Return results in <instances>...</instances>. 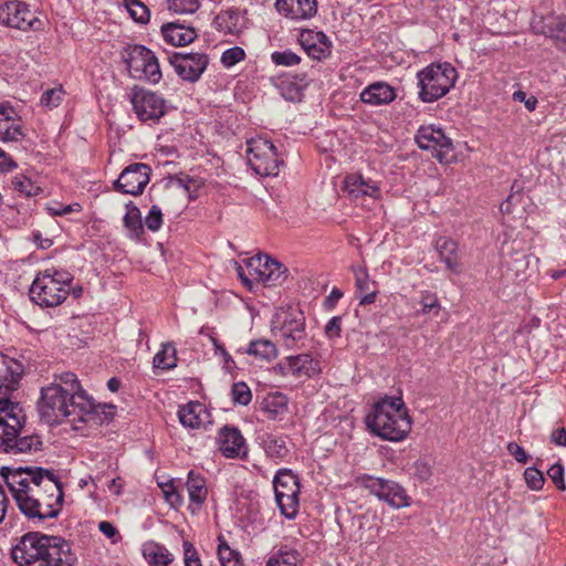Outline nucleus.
<instances>
[{
	"mask_svg": "<svg viewBox=\"0 0 566 566\" xmlns=\"http://www.w3.org/2000/svg\"><path fill=\"white\" fill-rule=\"evenodd\" d=\"M38 409L43 421L54 424L71 416L78 418L80 410L92 409V403L88 396H71L61 384H50L41 389Z\"/></svg>",
	"mask_w": 566,
	"mask_h": 566,
	"instance_id": "39448f33",
	"label": "nucleus"
},
{
	"mask_svg": "<svg viewBox=\"0 0 566 566\" xmlns=\"http://www.w3.org/2000/svg\"><path fill=\"white\" fill-rule=\"evenodd\" d=\"M120 56L129 75L156 84L161 80V71L155 53L142 44H128L123 48Z\"/></svg>",
	"mask_w": 566,
	"mask_h": 566,
	"instance_id": "6e6552de",
	"label": "nucleus"
},
{
	"mask_svg": "<svg viewBox=\"0 0 566 566\" xmlns=\"http://www.w3.org/2000/svg\"><path fill=\"white\" fill-rule=\"evenodd\" d=\"M280 324L275 335L281 338L283 345L293 348L305 337V317L302 312H284L277 315Z\"/></svg>",
	"mask_w": 566,
	"mask_h": 566,
	"instance_id": "f3484780",
	"label": "nucleus"
},
{
	"mask_svg": "<svg viewBox=\"0 0 566 566\" xmlns=\"http://www.w3.org/2000/svg\"><path fill=\"white\" fill-rule=\"evenodd\" d=\"M283 368L294 377H315L321 373V365L310 354L286 357Z\"/></svg>",
	"mask_w": 566,
	"mask_h": 566,
	"instance_id": "b1692460",
	"label": "nucleus"
},
{
	"mask_svg": "<svg viewBox=\"0 0 566 566\" xmlns=\"http://www.w3.org/2000/svg\"><path fill=\"white\" fill-rule=\"evenodd\" d=\"M271 61L277 66L291 67L301 63L302 57L290 49L274 51L271 53Z\"/></svg>",
	"mask_w": 566,
	"mask_h": 566,
	"instance_id": "a18cd8bd",
	"label": "nucleus"
},
{
	"mask_svg": "<svg viewBox=\"0 0 566 566\" xmlns=\"http://www.w3.org/2000/svg\"><path fill=\"white\" fill-rule=\"evenodd\" d=\"M126 213L123 218L125 228L129 231L130 238H140L144 233V224L142 220V213L137 206L133 201H129L125 206Z\"/></svg>",
	"mask_w": 566,
	"mask_h": 566,
	"instance_id": "f704fd0d",
	"label": "nucleus"
},
{
	"mask_svg": "<svg viewBox=\"0 0 566 566\" xmlns=\"http://www.w3.org/2000/svg\"><path fill=\"white\" fill-rule=\"evenodd\" d=\"M297 40L306 54L313 60L321 61L331 54L332 43L323 31L303 29Z\"/></svg>",
	"mask_w": 566,
	"mask_h": 566,
	"instance_id": "412c9836",
	"label": "nucleus"
},
{
	"mask_svg": "<svg viewBox=\"0 0 566 566\" xmlns=\"http://www.w3.org/2000/svg\"><path fill=\"white\" fill-rule=\"evenodd\" d=\"M270 261H274V259H271L269 255L261 254L248 259L247 270L249 271V274L255 279V283H261L263 272L265 274L270 269Z\"/></svg>",
	"mask_w": 566,
	"mask_h": 566,
	"instance_id": "a19ab883",
	"label": "nucleus"
},
{
	"mask_svg": "<svg viewBox=\"0 0 566 566\" xmlns=\"http://www.w3.org/2000/svg\"><path fill=\"white\" fill-rule=\"evenodd\" d=\"M324 332L328 339L338 338L342 333V317L340 316L332 317L325 325Z\"/></svg>",
	"mask_w": 566,
	"mask_h": 566,
	"instance_id": "e2e57ef3",
	"label": "nucleus"
},
{
	"mask_svg": "<svg viewBox=\"0 0 566 566\" xmlns=\"http://www.w3.org/2000/svg\"><path fill=\"white\" fill-rule=\"evenodd\" d=\"M210 412L199 401H189L181 406L178 411L180 423L190 429H199L210 422Z\"/></svg>",
	"mask_w": 566,
	"mask_h": 566,
	"instance_id": "393cba45",
	"label": "nucleus"
},
{
	"mask_svg": "<svg viewBox=\"0 0 566 566\" xmlns=\"http://www.w3.org/2000/svg\"><path fill=\"white\" fill-rule=\"evenodd\" d=\"M0 22L21 31H38L43 28V21L29 4L20 0L7 1L0 7Z\"/></svg>",
	"mask_w": 566,
	"mask_h": 566,
	"instance_id": "ddd939ff",
	"label": "nucleus"
},
{
	"mask_svg": "<svg viewBox=\"0 0 566 566\" xmlns=\"http://www.w3.org/2000/svg\"><path fill=\"white\" fill-rule=\"evenodd\" d=\"M436 250L439 253L440 260L444 262L446 266L453 273H459L461 269L460 252L458 243L447 237H440L436 241Z\"/></svg>",
	"mask_w": 566,
	"mask_h": 566,
	"instance_id": "c756f323",
	"label": "nucleus"
},
{
	"mask_svg": "<svg viewBox=\"0 0 566 566\" xmlns=\"http://www.w3.org/2000/svg\"><path fill=\"white\" fill-rule=\"evenodd\" d=\"M88 400L92 403V409L80 410L78 419L81 421H86L85 417L90 416H97L101 422H108L113 420L116 413V406L112 403H95L91 396H88Z\"/></svg>",
	"mask_w": 566,
	"mask_h": 566,
	"instance_id": "4c0bfd02",
	"label": "nucleus"
},
{
	"mask_svg": "<svg viewBox=\"0 0 566 566\" xmlns=\"http://www.w3.org/2000/svg\"><path fill=\"white\" fill-rule=\"evenodd\" d=\"M62 95H63L62 87L46 90L41 95V98H40L41 105L49 107V108L56 107L62 99Z\"/></svg>",
	"mask_w": 566,
	"mask_h": 566,
	"instance_id": "bf43d9fd",
	"label": "nucleus"
},
{
	"mask_svg": "<svg viewBox=\"0 0 566 566\" xmlns=\"http://www.w3.org/2000/svg\"><path fill=\"white\" fill-rule=\"evenodd\" d=\"M370 433L391 442H400L411 431L412 420L401 397L376 401L365 417Z\"/></svg>",
	"mask_w": 566,
	"mask_h": 566,
	"instance_id": "7ed1b4c3",
	"label": "nucleus"
},
{
	"mask_svg": "<svg viewBox=\"0 0 566 566\" xmlns=\"http://www.w3.org/2000/svg\"><path fill=\"white\" fill-rule=\"evenodd\" d=\"M421 308L417 311L418 315H427L433 313L437 315L441 308L438 295L431 291L420 292Z\"/></svg>",
	"mask_w": 566,
	"mask_h": 566,
	"instance_id": "c03bdc74",
	"label": "nucleus"
},
{
	"mask_svg": "<svg viewBox=\"0 0 566 566\" xmlns=\"http://www.w3.org/2000/svg\"><path fill=\"white\" fill-rule=\"evenodd\" d=\"M564 465L560 462L554 463L547 470V475L559 491L566 490V483L564 480Z\"/></svg>",
	"mask_w": 566,
	"mask_h": 566,
	"instance_id": "6e6d98bb",
	"label": "nucleus"
},
{
	"mask_svg": "<svg viewBox=\"0 0 566 566\" xmlns=\"http://www.w3.org/2000/svg\"><path fill=\"white\" fill-rule=\"evenodd\" d=\"M241 17L238 9H228L218 13L213 20L216 29L224 34H237L241 30Z\"/></svg>",
	"mask_w": 566,
	"mask_h": 566,
	"instance_id": "473e14b6",
	"label": "nucleus"
},
{
	"mask_svg": "<svg viewBox=\"0 0 566 566\" xmlns=\"http://www.w3.org/2000/svg\"><path fill=\"white\" fill-rule=\"evenodd\" d=\"M182 548L185 566H202L199 554L191 542L184 541Z\"/></svg>",
	"mask_w": 566,
	"mask_h": 566,
	"instance_id": "13d9d810",
	"label": "nucleus"
},
{
	"mask_svg": "<svg viewBox=\"0 0 566 566\" xmlns=\"http://www.w3.org/2000/svg\"><path fill=\"white\" fill-rule=\"evenodd\" d=\"M244 353L266 361L274 359L277 355L275 345L271 340L263 338L250 342Z\"/></svg>",
	"mask_w": 566,
	"mask_h": 566,
	"instance_id": "e433bc0d",
	"label": "nucleus"
},
{
	"mask_svg": "<svg viewBox=\"0 0 566 566\" xmlns=\"http://www.w3.org/2000/svg\"><path fill=\"white\" fill-rule=\"evenodd\" d=\"M355 520L357 521L358 530L360 531L358 541L365 542L366 544L374 543L375 537L364 535L365 530L371 531L374 528V524L370 523V518L366 515H358L355 517ZM374 520H375V517L371 518V522H374ZM375 528H376V535H378L380 527L378 525H375Z\"/></svg>",
	"mask_w": 566,
	"mask_h": 566,
	"instance_id": "603ef678",
	"label": "nucleus"
},
{
	"mask_svg": "<svg viewBox=\"0 0 566 566\" xmlns=\"http://www.w3.org/2000/svg\"><path fill=\"white\" fill-rule=\"evenodd\" d=\"M245 51L241 46L227 49L221 55V63L224 67H232L245 59Z\"/></svg>",
	"mask_w": 566,
	"mask_h": 566,
	"instance_id": "3c124183",
	"label": "nucleus"
},
{
	"mask_svg": "<svg viewBox=\"0 0 566 566\" xmlns=\"http://www.w3.org/2000/svg\"><path fill=\"white\" fill-rule=\"evenodd\" d=\"M190 505L189 509L195 513L201 507L208 495L206 479L193 470L189 471L186 482Z\"/></svg>",
	"mask_w": 566,
	"mask_h": 566,
	"instance_id": "7c9ffc66",
	"label": "nucleus"
},
{
	"mask_svg": "<svg viewBox=\"0 0 566 566\" xmlns=\"http://www.w3.org/2000/svg\"><path fill=\"white\" fill-rule=\"evenodd\" d=\"M129 102L140 122L157 123L167 113V101L159 94L140 86L132 88Z\"/></svg>",
	"mask_w": 566,
	"mask_h": 566,
	"instance_id": "f8f14e48",
	"label": "nucleus"
},
{
	"mask_svg": "<svg viewBox=\"0 0 566 566\" xmlns=\"http://www.w3.org/2000/svg\"><path fill=\"white\" fill-rule=\"evenodd\" d=\"M177 349L172 342L161 345V349L154 356L153 366L156 369L170 370L177 366Z\"/></svg>",
	"mask_w": 566,
	"mask_h": 566,
	"instance_id": "c9c22d12",
	"label": "nucleus"
},
{
	"mask_svg": "<svg viewBox=\"0 0 566 566\" xmlns=\"http://www.w3.org/2000/svg\"><path fill=\"white\" fill-rule=\"evenodd\" d=\"M416 142L421 149L430 150L440 163L453 150L452 140L433 125L421 126L416 134Z\"/></svg>",
	"mask_w": 566,
	"mask_h": 566,
	"instance_id": "dca6fc26",
	"label": "nucleus"
},
{
	"mask_svg": "<svg viewBox=\"0 0 566 566\" xmlns=\"http://www.w3.org/2000/svg\"><path fill=\"white\" fill-rule=\"evenodd\" d=\"M10 557L17 566H74L77 562L69 541L39 531L15 537Z\"/></svg>",
	"mask_w": 566,
	"mask_h": 566,
	"instance_id": "f257e3e1",
	"label": "nucleus"
},
{
	"mask_svg": "<svg viewBox=\"0 0 566 566\" xmlns=\"http://www.w3.org/2000/svg\"><path fill=\"white\" fill-rule=\"evenodd\" d=\"M18 411L21 409L17 403L0 399V447L13 455L41 450L42 441L38 434H23Z\"/></svg>",
	"mask_w": 566,
	"mask_h": 566,
	"instance_id": "20e7f679",
	"label": "nucleus"
},
{
	"mask_svg": "<svg viewBox=\"0 0 566 566\" xmlns=\"http://www.w3.org/2000/svg\"><path fill=\"white\" fill-rule=\"evenodd\" d=\"M276 11L292 21H303L313 18L317 13L316 0H276Z\"/></svg>",
	"mask_w": 566,
	"mask_h": 566,
	"instance_id": "4be33fe9",
	"label": "nucleus"
},
{
	"mask_svg": "<svg viewBox=\"0 0 566 566\" xmlns=\"http://www.w3.org/2000/svg\"><path fill=\"white\" fill-rule=\"evenodd\" d=\"M356 289L359 294L375 290V282L369 280L366 271L356 273Z\"/></svg>",
	"mask_w": 566,
	"mask_h": 566,
	"instance_id": "0e129e2a",
	"label": "nucleus"
},
{
	"mask_svg": "<svg viewBox=\"0 0 566 566\" xmlns=\"http://www.w3.org/2000/svg\"><path fill=\"white\" fill-rule=\"evenodd\" d=\"M23 497L20 512L33 524L59 516L64 501L63 484L53 471L38 468Z\"/></svg>",
	"mask_w": 566,
	"mask_h": 566,
	"instance_id": "f03ea898",
	"label": "nucleus"
},
{
	"mask_svg": "<svg viewBox=\"0 0 566 566\" xmlns=\"http://www.w3.org/2000/svg\"><path fill=\"white\" fill-rule=\"evenodd\" d=\"M261 446L266 458L275 464L284 462L291 453L284 436L264 433L261 437Z\"/></svg>",
	"mask_w": 566,
	"mask_h": 566,
	"instance_id": "c85d7f7f",
	"label": "nucleus"
},
{
	"mask_svg": "<svg viewBox=\"0 0 566 566\" xmlns=\"http://www.w3.org/2000/svg\"><path fill=\"white\" fill-rule=\"evenodd\" d=\"M458 78V72L449 62L431 63L417 73L418 97L423 103H433L449 93Z\"/></svg>",
	"mask_w": 566,
	"mask_h": 566,
	"instance_id": "0eeeda50",
	"label": "nucleus"
},
{
	"mask_svg": "<svg viewBox=\"0 0 566 566\" xmlns=\"http://www.w3.org/2000/svg\"><path fill=\"white\" fill-rule=\"evenodd\" d=\"M143 556L150 566H168L175 557L166 546L155 541H148L143 544Z\"/></svg>",
	"mask_w": 566,
	"mask_h": 566,
	"instance_id": "2f4dec72",
	"label": "nucleus"
},
{
	"mask_svg": "<svg viewBox=\"0 0 566 566\" xmlns=\"http://www.w3.org/2000/svg\"><path fill=\"white\" fill-rule=\"evenodd\" d=\"M247 155L248 163L256 175L261 177L279 175L283 160L280 159L276 147L271 140L261 137L252 138L248 142Z\"/></svg>",
	"mask_w": 566,
	"mask_h": 566,
	"instance_id": "9d476101",
	"label": "nucleus"
},
{
	"mask_svg": "<svg viewBox=\"0 0 566 566\" xmlns=\"http://www.w3.org/2000/svg\"><path fill=\"white\" fill-rule=\"evenodd\" d=\"M25 136L21 118L9 102L0 103V142H19Z\"/></svg>",
	"mask_w": 566,
	"mask_h": 566,
	"instance_id": "aec40b11",
	"label": "nucleus"
},
{
	"mask_svg": "<svg viewBox=\"0 0 566 566\" xmlns=\"http://www.w3.org/2000/svg\"><path fill=\"white\" fill-rule=\"evenodd\" d=\"M161 491L165 495L166 501L172 507L177 509L182 505L184 499L172 482L161 484Z\"/></svg>",
	"mask_w": 566,
	"mask_h": 566,
	"instance_id": "5fc2aeb1",
	"label": "nucleus"
},
{
	"mask_svg": "<svg viewBox=\"0 0 566 566\" xmlns=\"http://www.w3.org/2000/svg\"><path fill=\"white\" fill-rule=\"evenodd\" d=\"M344 191L347 192V196L352 200H357L365 196L375 199L380 197V189L378 185L370 179H365L359 174H350L345 177Z\"/></svg>",
	"mask_w": 566,
	"mask_h": 566,
	"instance_id": "5701e85b",
	"label": "nucleus"
},
{
	"mask_svg": "<svg viewBox=\"0 0 566 566\" xmlns=\"http://www.w3.org/2000/svg\"><path fill=\"white\" fill-rule=\"evenodd\" d=\"M547 34L549 38H552L555 42L558 38H560V34L563 33L564 29H566V17L565 15H557L554 17L547 24Z\"/></svg>",
	"mask_w": 566,
	"mask_h": 566,
	"instance_id": "4d7b16f0",
	"label": "nucleus"
},
{
	"mask_svg": "<svg viewBox=\"0 0 566 566\" xmlns=\"http://www.w3.org/2000/svg\"><path fill=\"white\" fill-rule=\"evenodd\" d=\"M506 449L507 452L515 459L516 462L525 464L528 461L527 453L516 442H509Z\"/></svg>",
	"mask_w": 566,
	"mask_h": 566,
	"instance_id": "69168bd1",
	"label": "nucleus"
},
{
	"mask_svg": "<svg viewBox=\"0 0 566 566\" xmlns=\"http://www.w3.org/2000/svg\"><path fill=\"white\" fill-rule=\"evenodd\" d=\"M168 10L179 14L196 12L199 7V0H167Z\"/></svg>",
	"mask_w": 566,
	"mask_h": 566,
	"instance_id": "09e8293b",
	"label": "nucleus"
},
{
	"mask_svg": "<svg viewBox=\"0 0 566 566\" xmlns=\"http://www.w3.org/2000/svg\"><path fill=\"white\" fill-rule=\"evenodd\" d=\"M356 482L361 488L368 490L373 495L395 509L409 506V496L406 490L392 480L361 474L356 478Z\"/></svg>",
	"mask_w": 566,
	"mask_h": 566,
	"instance_id": "9b49d317",
	"label": "nucleus"
},
{
	"mask_svg": "<svg viewBox=\"0 0 566 566\" xmlns=\"http://www.w3.org/2000/svg\"><path fill=\"white\" fill-rule=\"evenodd\" d=\"M306 77V73L280 76L277 88L282 97L289 102H301L307 86Z\"/></svg>",
	"mask_w": 566,
	"mask_h": 566,
	"instance_id": "cd10ccee",
	"label": "nucleus"
},
{
	"mask_svg": "<svg viewBox=\"0 0 566 566\" xmlns=\"http://www.w3.org/2000/svg\"><path fill=\"white\" fill-rule=\"evenodd\" d=\"M39 467H2L0 474L4 479L10 492L19 507L27 490L32 483L30 478L34 475Z\"/></svg>",
	"mask_w": 566,
	"mask_h": 566,
	"instance_id": "a211bd4d",
	"label": "nucleus"
},
{
	"mask_svg": "<svg viewBox=\"0 0 566 566\" xmlns=\"http://www.w3.org/2000/svg\"><path fill=\"white\" fill-rule=\"evenodd\" d=\"M54 384H61L62 387H64V390L69 391L71 396H88L87 392L82 388L77 376L72 371H65L56 375Z\"/></svg>",
	"mask_w": 566,
	"mask_h": 566,
	"instance_id": "37998d69",
	"label": "nucleus"
},
{
	"mask_svg": "<svg viewBox=\"0 0 566 566\" xmlns=\"http://www.w3.org/2000/svg\"><path fill=\"white\" fill-rule=\"evenodd\" d=\"M72 282L73 275L70 272L45 269L33 280L29 290L30 298L41 307H55L69 296Z\"/></svg>",
	"mask_w": 566,
	"mask_h": 566,
	"instance_id": "423d86ee",
	"label": "nucleus"
},
{
	"mask_svg": "<svg viewBox=\"0 0 566 566\" xmlns=\"http://www.w3.org/2000/svg\"><path fill=\"white\" fill-rule=\"evenodd\" d=\"M151 168L147 164L134 163L124 168L118 178L113 182V189L117 192L139 196L150 181Z\"/></svg>",
	"mask_w": 566,
	"mask_h": 566,
	"instance_id": "4468645a",
	"label": "nucleus"
},
{
	"mask_svg": "<svg viewBox=\"0 0 566 566\" xmlns=\"http://www.w3.org/2000/svg\"><path fill=\"white\" fill-rule=\"evenodd\" d=\"M524 479L526 485L533 491H539L543 489L545 483L544 474L541 470L535 467L526 468L524 471Z\"/></svg>",
	"mask_w": 566,
	"mask_h": 566,
	"instance_id": "8fccbe9b",
	"label": "nucleus"
},
{
	"mask_svg": "<svg viewBox=\"0 0 566 566\" xmlns=\"http://www.w3.org/2000/svg\"><path fill=\"white\" fill-rule=\"evenodd\" d=\"M145 226L151 232L158 231L163 226V213L161 209L154 205L148 211V214L145 218Z\"/></svg>",
	"mask_w": 566,
	"mask_h": 566,
	"instance_id": "864d4df0",
	"label": "nucleus"
},
{
	"mask_svg": "<svg viewBox=\"0 0 566 566\" xmlns=\"http://www.w3.org/2000/svg\"><path fill=\"white\" fill-rule=\"evenodd\" d=\"M218 556L221 565L229 562L230 559L241 557L240 553L238 551L231 549L228 543L221 537H219Z\"/></svg>",
	"mask_w": 566,
	"mask_h": 566,
	"instance_id": "680f3d73",
	"label": "nucleus"
},
{
	"mask_svg": "<svg viewBox=\"0 0 566 566\" xmlns=\"http://www.w3.org/2000/svg\"><path fill=\"white\" fill-rule=\"evenodd\" d=\"M231 398L234 405L248 406L252 400L250 387L243 382H234L231 387Z\"/></svg>",
	"mask_w": 566,
	"mask_h": 566,
	"instance_id": "de8ad7c7",
	"label": "nucleus"
},
{
	"mask_svg": "<svg viewBox=\"0 0 566 566\" xmlns=\"http://www.w3.org/2000/svg\"><path fill=\"white\" fill-rule=\"evenodd\" d=\"M269 271L264 274L261 283L265 286L280 285L287 279V268L281 262L274 260L269 263Z\"/></svg>",
	"mask_w": 566,
	"mask_h": 566,
	"instance_id": "ea45409f",
	"label": "nucleus"
},
{
	"mask_svg": "<svg viewBox=\"0 0 566 566\" xmlns=\"http://www.w3.org/2000/svg\"><path fill=\"white\" fill-rule=\"evenodd\" d=\"M216 443L227 459L245 458L248 448L241 431L233 426H224L218 431Z\"/></svg>",
	"mask_w": 566,
	"mask_h": 566,
	"instance_id": "6ab92c4d",
	"label": "nucleus"
},
{
	"mask_svg": "<svg viewBox=\"0 0 566 566\" xmlns=\"http://www.w3.org/2000/svg\"><path fill=\"white\" fill-rule=\"evenodd\" d=\"M169 63L174 66L175 72L188 82H197L206 71L209 57L205 53L182 54L175 52L168 57Z\"/></svg>",
	"mask_w": 566,
	"mask_h": 566,
	"instance_id": "2eb2a0df",
	"label": "nucleus"
},
{
	"mask_svg": "<svg viewBox=\"0 0 566 566\" xmlns=\"http://www.w3.org/2000/svg\"><path fill=\"white\" fill-rule=\"evenodd\" d=\"M195 180L187 174H178L174 176H169L167 178V185L170 187L182 188L185 191L190 192V185L193 184Z\"/></svg>",
	"mask_w": 566,
	"mask_h": 566,
	"instance_id": "052dcab7",
	"label": "nucleus"
},
{
	"mask_svg": "<svg viewBox=\"0 0 566 566\" xmlns=\"http://www.w3.org/2000/svg\"><path fill=\"white\" fill-rule=\"evenodd\" d=\"M116 2L127 10L135 22L145 24L149 21L150 11L140 0H116Z\"/></svg>",
	"mask_w": 566,
	"mask_h": 566,
	"instance_id": "58836bf2",
	"label": "nucleus"
},
{
	"mask_svg": "<svg viewBox=\"0 0 566 566\" xmlns=\"http://www.w3.org/2000/svg\"><path fill=\"white\" fill-rule=\"evenodd\" d=\"M297 560L298 553L296 551H279L269 558L266 566H296Z\"/></svg>",
	"mask_w": 566,
	"mask_h": 566,
	"instance_id": "49530a36",
	"label": "nucleus"
},
{
	"mask_svg": "<svg viewBox=\"0 0 566 566\" xmlns=\"http://www.w3.org/2000/svg\"><path fill=\"white\" fill-rule=\"evenodd\" d=\"M262 410L270 420L280 418L287 411V397L279 391L269 394L262 401Z\"/></svg>",
	"mask_w": 566,
	"mask_h": 566,
	"instance_id": "72a5a7b5",
	"label": "nucleus"
},
{
	"mask_svg": "<svg viewBox=\"0 0 566 566\" xmlns=\"http://www.w3.org/2000/svg\"><path fill=\"white\" fill-rule=\"evenodd\" d=\"M161 34L165 41L174 46L188 45L198 36L192 27L185 25L179 21L163 24Z\"/></svg>",
	"mask_w": 566,
	"mask_h": 566,
	"instance_id": "bb28decb",
	"label": "nucleus"
},
{
	"mask_svg": "<svg viewBox=\"0 0 566 566\" xmlns=\"http://www.w3.org/2000/svg\"><path fill=\"white\" fill-rule=\"evenodd\" d=\"M275 502L281 514L287 520H294L300 507V480L290 469H280L273 479Z\"/></svg>",
	"mask_w": 566,
	"mask_h": 566,
	"instance_id": "1a4fd4ad",
	"label": "nucleus"
},
{
	"mask_svg": "<svg viewBox=\"0 0 566 566\" xmlns=\"http://www.w3.org/2000/svg\"><path fill=\"white\" fill-rule=\"evenodd\" d=\"M11 186L14 191L25 198L38 196L41 191V188L24 175L14 176L11 180Z\"/></svg>",
	"mask_w": 566,
	"mask_h": 566,
	"instance_id": "79ce46f5",
	"label": "nucleus"
},
{
	"mask_svg": "<svg viewBox=\"0 0 566 566\" xmlns=\"http://www.w3.org/2000/svg\"><path fill=\"white\" fill-rule=\"evenodd\" d=\"M18 167L13 158L0 148V174L11 172Z\"/></svg>",
	"mask_w": 566,
	"mask_h": 566,
	"instance_id": "338daca9",
	"label": "nucleus"
},
{
	"mask_svg": "<svg viewBox=\"0 0 566 566\" xmlns=\"http://www.w3.org/2000/svg\"><path fill=\"white\" fill-rule=\"evenodd\" d=\"M397 97L395 87L386 82H375L366 86L360 93V101L371 106L387 105Z\"/></svg>",
	"mask_w": 566,
	"mask_h": 566,
	"instance_id": "a878e982",
	"label": "nucleus"
},
{
	"mask_svg": "<svg viewBox=\"0 0 566 566\" xmlns=\"http://www.w3.org/2000/svg\"><path fill=\"white\" fill-rule=\"evenodd\" d=\"M513 99L516 102L524 103L525 107L528 111H534L537 105V99L534 96L527 97L524 91H516L513 93Z\"/></svg>",
	"mask_w": 566,
	"mask_h": 566,
	"instance_id": "774afa93",
	"label": "nucleus"
}]
</instances>
